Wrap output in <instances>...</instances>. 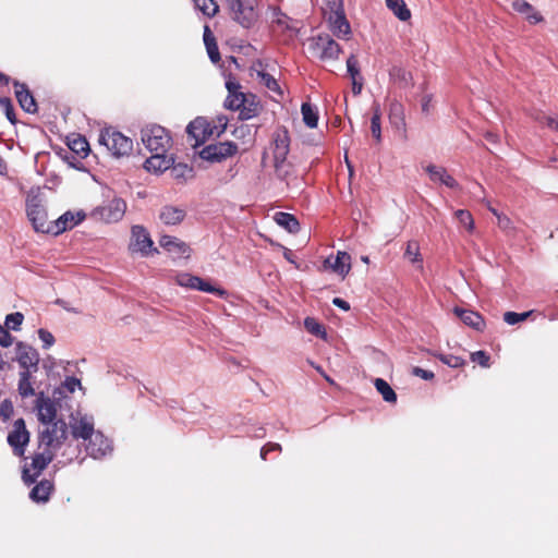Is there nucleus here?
<instances>
[{
  "instance_id": "f257e3e1",
  "label": "nucleus",
  "mask_w": 558,
  "mask_h": 558,
  "mask_svg": "<svg viewBox=\"0 0 558 558\" xmlns=\"http://www.w3.org/2000/svg\"><path fill=\"white\" fill-rule=\"evenodd\" d=\"M98 142L116 157L126 156L133 149V141L112 128L102 130Z\"/></svg>"
},
{
  "instance_id": "f03ea898",
  "label": "nucleus",
  "mask_w": 558,
  "mask_h": 558,
  "mask_svg": "<svg viewBox=\"0 0 558 558\" xmlns=\"http://www.w3.org/2000/svg\"><path fill=\"white\" fill-rule=\"evenodd\" d=\"M142 142L150 151H168L171 147V136L169 132L161 125H147L141 131Z\"/></svg>"
},
{
  "instance_id": "7ed1b4c3",
  "label": "nucleus",
  "mask_w": 558,
  "mask_h": 558,
  "mask_svg": "<svg viewBox=\"0 0 558 558\" xmlns=\"http://www.w3.org/2000/svg\"><path fill=\"white\" fill-rule=\"evenodd\" d=\"M229 13L236 23L245 28L252 27L258 17L256 0H225Z\"/></svg>"
},
{
  "instance_id": "20e7f679",
  "label": "nucleus",
  "mask_w": 558,
  "mask_h": 558,
  "mask_svg": "<svg viewBox=\"0 0 558 558\" xmlns=\"http://www.w3.org/2000/svg\"><path fill=\"white\" fill-rule=\"evenodd\" d=\"M310 52L323 62L335 61L339 58L341 48L329 35H318L310 39Z\"/></svg>"
},
{
  "instance_id": "39448f33",
  "label": "nucleus",
  "mask_w": 558,
  "mask_h": 558,
  "mask_svg": "<svg viewBox=\"0 0 558 558\" xmlns=\"http://www.w3.org/2000/svg\"><path fill=\"white\" fill-rule=\"evenodd\" d=\"M46 427L40 432V444L48 449L58 450L68 437V425L60 418L56 422L45 424Z\"/></svg>"
},
{
  "instance_id": "423d86ee",
  "label": "nucleus",
  "mask_w": 558,
  "mask_h": 558,
  "mask_svg": "<svg viewBox=\"0 0 558 558\" xmlns=\"http://www.w3.org/2000/svg\"><path fill=\"white\" fill-rule=\"evenodd\" d=\"M26 211L35 231L49 233L51 221H48L46 208L39 197L33 196L27 199Z\"/></svg>"
},
{
  "instance_id": "0eeeda50",
  "label": "nucleus",
  "mask_w": 558,
  "mask_h": 558,
  "mask_svg": "<svg viewBox=\"0 0 558 558\" xmlns=\"http://www.w3.org/2000/svg\"><path fill=\"white\" fill-rule=\"evenodd\" d=\"M239 151V147L233 142H219L205 146L199 156L202 159L210 162H221L227 158L233 157Z\"/></svg>"
},
{
  "instance_id": "6e6552de",
  "label": "nucleus",
  "mask_w": 558,
  "mask_h": 558,
  "mask_svg": "<svg viewBox=\"0 0 558 558\" xmlns=\"http://www.w3.org/2000/svg\"><path fill=\"white\" fill-rule=\"evenodd\" d=\"M8 444L12 447L13 453L22 457L25 453V448L29 442V432L26 428L25 421L17 418L8 434Z\"/></svg>"
},
{
  "instance_id": "1a4fd4ad",
  "label": "nucleus",
  "mask_w": 558,
  "mask_h": 558,
  "mask_svg": "<svg viewBox=\"0 0 558 558\" xmlns=\"http://www.w3.org/2000/svg\"><path fill=\"white\" fill-rule=\"evenodd\" d=\"M290 151V135L284 126H279L272 134V155L275 168L279 167L286 161Z\"/></svg>"
},
{
  "instance_id": "9d476101",
  "label": "nucleus",
  "mask_w": 558,
  "mask_h": 558,
  "mask_svg": "<svg viewBox=\"0 0 558 558\" xmlns=\"http://www.w3.org/2000/svg\"><path fill=\"white\" fill-rule=\"evenodd\" d=\"M54 451L46 449L36 453L31 463V469L25 468L23 470V480L26 484H32L36 482V478L41 474V472L47 468V465L53 460Z\"/></svg>"
},
{
  "instance_id": "9b49d317",
  "label": "nucleus",
  "mask_w": 558,
  "mask_h": 558,
  "mask_svg": "<svg viewBox=\"0 0 558 558\" xmlns=\"http://www.w3.org/2000/svg\"><path fill=\"white\" fill-rule=\"evenodd\" d=\"M125 209L126 204L122 198H113L97 207L94 215L107 223L117 222L124 216Z\"/></svg>"
},
{
  "instance_id": "f8f14e48",
  "label": "nucleus",
  "mask_w": 558,
  "mask_h": 558,
  "mask_svg": "<svg viewBox=\"0 0 558 558\" xmlns=\"http://www.w3.org/2000/svg\"><path fill=\"white\" fill-rule=\"evenodd\" d=\"M251 76H256L259 81V84L265 86L268 90L277 94L282 97L283 93L277 82V80L267 72V64L262 60H256L250 68Z\"/></svg>"
},
{
  "instance_id": "ddd939ff",
  "label": "nucleus",
  "mask_w": 558,
  "mask_h": 558,
  "mask_svg": "<svg viewBox=\"0 0 558 558\" xmlns=\"http://www.w3.org/2000/svg\"><path fill=\"white\" fill-rule=\"evenodd\" d=\"M16 360L24 371L37 372L39 354L32 345L19 341L16 343Z\"/></svg>"
},
{
  "instance_id": "4468645a",
  "label": "nucleus",
  "mask_w": 558,
  "mask_h": 558,
  "mask_svg": "<svg viewBox=\"0 0 558 558\" xmlns=\"http://www.w3.org/2000/svg\"><path fill=\"white\" fill-rule=\"evenodd\" d=\"M153 240L144 227L134 226L132 228V242L130 244V248L133 252H141L143 255L147 256L153 251L157 252V248H153Z\"/></svg>"
},
{
  "instance_id": "2eb2a0df",
  "label": "nucleus",
  "mask_w": 558,
  "mask_h": 558,
  "mask_svg": "<svg viewBox=\"0 0 558 558\" xmlns=\"http://www.w3.org/2000/svg\"><path fill=\"white\" fill-rule=\"evenodd\" d=\"M228 96L225 100V108L232 111H238L241 106L245 104L246 95L241 92V85L234 77H229L226 82Z\"/></svg>"
},
{
  "instance_id": "dca6fc26",
  "label": "nucleus",
  "mask_w": 558,
  "mask_h": 558,
  "mask_svg": "<svg viewBox=\"0 0 558 558\" xmlns=\"http://www.w3.org/2000/svg\"><path fill=\"white\" fill-rule=\"evenodd\" d=\"M214 129L207 119L198 117L186 128L189 136L195 140V145L204 143L208 137L214 134Z\"/></svg>"
},
{
  "instance_id": "f3484780",
  "label": "nucleus",
  "mask_w": 558,
  "mask_h": 558,
  "mask_svg": "<svg viewBox=\"0 0 558 558\" xmlns=\"http://www.w3.org/2000/svg\"><path fill=\"white\" fill-rule=\"evenodd\" d=\"M87 441L86 452L94 459L102 458L111 451L110 440L100 432H96Z\"/></svg>"
},
{
  "instance_id": "a211bd4d",
  "label": "nucleus",
  "mask_w": 558,
  "mask_h": 558,
  "mask_svg": "<svg viewBox=\"0 0 558 558\" xmlns=\"http://www.w3.org/2000/svg\"><path fill=\"white\" fill-rule=\"evenodd\" d=\"M14 93L20 107L27 113H36L37 102L25 83L14 81Z\"/></svg>"
},
{
  "instance_id": "6ab92c4d",
  "label": "nucleus",
  "mask_w": 558,
  "mask_h": 558,
  "mask_svg": "<svg viewBox=\"0 0 558 558\" xmlns=\"http://www.w3.org/2000/svg\"><path fill=\"white\" fill-rule=\"evenodd\" d=\"M173 161L174 159L167 155V151H153L151 156L146 159L144 167L147 171L158 174L169 170Z\"/></svg>"
},
{
  "instance_id": "aec40b11",
  "label": "nucleus",
  "mask_w": 558,
  "mask_h": 558,
  "mask_svg": "<svg viewBox=\"0 0 558 558\" xmlns=\"http://www.w3.org/2000/svg\"><path fill=\"white\" fill-rule=\"evenodd\" d=\"M85 218L84 214L77 213L74 215L71 211H66L61 215L58 219L51 221L49 233L58 235L69 229L74 228Z\"/></svg>"
},
{
  "instance_id": "412c9836",
  "label": "nucleus",
  "mask_w": 558,
  "mask_h": 558,
  "mask_svg": "<svg viewBox=\"0 0 558 558\" xmlns=\"http://www.w3.org/2000/svg\"><path fill=\"white\" fill-rule=\"evenodd\" d=\"M326 20L330 31L338 38H347L351 34V26L345 17L344 10L326 15Z\"/></svg>"
},
{
  "instance_id": "4be33fe9",
  "label": "nucleus",
  "mask_w": 558,
  "mask_h": 558,
  "mask_svg": "<svg viewBox=\"0 0 558 558\" xmlns=\"http://www.w3.org/2000/svg\"><path fill=\"white\" fill-rule=\"evenodd\" d=\"M324 267L332 269L344 278L351 269V256L347 252H338L335 258L328 257L325 259Z\"/></svg>"
},
{
  "instance_id": "5701e85b",
  "label": "nucleus",
  "mask_w": 558,
  "mask_h": 558,
  "mask_svg": "<svg viewBox=\"0 0 558 558\" xmlns=\"http://www.w3.org/2000/svg\"><path fill=\"white\" fill-rule=\"evenodd\" d=\"M388 118L392 128H395L397 131L401 132L405 136L407 123L404 107L400 101L393 100L390 102Z\"/></svg>"
},
{
  "instance_id": "b1692460",
  "label": "nucleus",
  "mask_w": 558,
  "mask_h": 558,
  "mask_svg": "<svg viewBox=\"0 0 558 558\" xmlns=\"http://www.w3.org/2000/svg\"><path fill=\"white\" fill-rule=\"evenodd\" d=\"M37 416L43 424L56 422L57 407L56 403L49 398H39L37 400Z\"/></svg>"
},
{
  "instance_id": "393cba45",
  "label": "nucleus",
  "mask_w": 558,
  "mask_h": 558,
  "mask_svg": "<svg viewBox=\"0 0 558 558\" xmlns=\"http://www.w3.org/2000/svg\"><path fill=\"white\" fill-rule=\"evenodd\" d=\"M453 313L469 327L482 331L485 328L483 316L474 311L454 307Z\"/></svg>"
},
{
  "instance_id": "a878e982",
  "label": "nucleus",
  "mask_w": 558,
  "mask_h": 558,
  "mask_svg": "<svg viewBox=\"0 0 558 558\" xmlns=\"http://www.w3.org/2000/svg\"><path fill=\"white\" fill-rule=\"evenodd\" d=\"M512 9L518 13L525 14V17L530 24H537L544 20L542 14L525 0H514L512 2Z\"/></svg>"
},
{
  "instance_id": "bb28decb",
  "label": "nucleus",
  "mask_w": 558,
  "mask_h": 558,
  "mask_svg": "<svg viewBox=\"0 0 558 558\" xmlns=\"http://www.w3.org/2000/svg\"><path fill=\"white\" fill-rule=\"evenodd\" d=\"M426 171L428 172L432 181H439L450 189L459 186L457 180L451 177L444 167L429 165L426 167Z\"/></svg>"
},
{
  "instance_id": "cd10ccee",
  "label": "nucleus",
  "mask_w": 558,
  "mask_h": 558,
  "mask_svg": "<svg viewBox=\"0 0 558 558\" xmlns=\"http://www.w3.org/2000/svg\"><path fill=\"white\" fill-rule=\"evenodd\" d=\"M95 433L94 423L86 416L75 421L72 425V436L75 439L82 438L88 440Z\"/></svg>"
},
{
  "instance_id": "c85d7f7f",
  "label": "nucleus",
  "mask_w": 558,
  "mask_h": 558,
  "mask_svg": "<svg viewBox=\"0 0 558 558\" xmlns=\"http://www.w3.org/2000/svg\"><path fill=\"white\" fill-rule=\"evenodd\" d=\"M185 210L175 206L167 205L162 207L159 218L168 226H175L183 221L185 218Z\"/></svg>"
},
{
  "instance_id": "c756f323",
  "label": "nucleus",
  "mask_w": 558,
  "mask_h": 558,
  "mask_svg": "<svg viewBox=\"0 0 558 558\" xmlns=\"http://www.w3.org/2000/svg\"><path fill=\"white\" fill-rule=\"evenodd\" d=\"M262 110V106L257 100V97L253 94L246 95V100L241 108L238 109L240 120H250L257 117Z\"/></svg>"
},
{
  "instance_id": "7c9ffc66",
  "label": "nucleus",
  "mask_w": 558,
  "mask_h": 558,
  "mask_svg": "<svg viewBox=\"0 0 558 558\" xmlns=\"http://www.w3.org/2000/svg\"><path fill=\"white\" fill-rule=\"evenodd\" d=\"M161 247L171 253H177L181 256H189L190 247L186 243L171 235H162L159 240Z\"/></svg>"
},
{
  "instance_id": "2f4dec72",
  "label": "nucleus",
  "mask_w": 558,
  "mask_h": 558,
  "mask_svg": "<svg viewBox=\"0 0 558 558\" xmlns=\"http://www.w3.org/2000/svg\"><path fill=\"white\" fill-rule=\"evenodd\" d=\"M52 490V482L49 480H43L33 487L29 493V497L35 502H47Z\"/></svg>"
},
{
  "instance_id": "473e14b6",
  "label": "nucleus",
  "mask_w": 558,
  "mask_h": 558,
  "mask_svg": "<svg viewBox=\"0 0 558 558\" xmlns=\"http://www.w3.org/2000/svg\"><path fill=\"white\" fill-rule=\"evenodd\" d=\"M390 80L400 88L413 86V77L411 72L401 66H392L389 71Z\"/></svg>"
},
{
  "instance_id": "72a5a7b5",
  "label": "nucleus",
  "mask_w": 558,
  "mask_h": 558,
  "mask_svg": "<svg viewBox=\"0 0 558 558\" xmlns=\"http://www.w3.org/2000/svg\"><path fill=\"white\" fill-rule=\"evenodd\" d=\"M274 219L280 227L291 233H296L300 230V223L292 214L279 211L276 213Z\"/></svg>"
},
{
  "instance_id": "f704fd0d",
  "label": "nucleus",
  "mask_w": 558,
  "mask_h": 558,
  "mask_svg": "<svg viewBox=\"0 0 558 558\" xmlns=\"http://www.w3.org/2000/svg\"><path fill=\"white\" fill-rule=\"evenodd\" d=\"M32 379V372L31 371H22L20 373V380L17 385L19 393L23 398L33 397L35 395V390L33 387V384L31 381Z\"/></svg>"
},
{
  "instance_id": "c9c22d12",
  "label": "nucleus",
  "mask_w": 558,
  "mask_h": 558,
  "mask_svg": "<svg viewBox=\"0 0 558 558\" xmlns=\"http://www.w3.org/2000/svg\"><path fill=\"white\" fill-rule=\"evenodd\" d=\"M386 4L400 21L405 22L411 19V11L404 0H386Z\"/></svg>"
},
{
  "instance_id": "e433bc0d",
  "label": "nucleus",
  "mask_w": 558,
  "mask_h": 558,
  "mask_svg": "<svg viewBox=\"0 0 558 558\" xmlns=\"http://www.w3.org/2000/svg\"><path fill=\"white\" fill-rule=\"evenodd\" d=\"M372 110H373V116L371 119V132H372L373 137L376 140V142L380 143L381 142L380 106L378 104H374L372 107Z\"/></svg>"
},
{
  "instance_id": "4c0bfd02",
  "label": "nucleus",
  "mask_w": 558,
  "mask_h": 558,
  "mask_svg": "<svg viewBox=\"0 0 558 558\" xmlns=\"http://www.w3.org/2000/svg\"><path fill=\"white\" fill-rule=\"evenodd\" d=\"M170 174L173 179L179 181H186L194 175V170L186 163L172 165L170 168Z\"/></svg>"
},
{
  "instance_id": "58836bf2",
  "label": "nucleus",
  "mask_w": 558,
  "mask_h": 558,
  "mask_svg": "<svg viewBox=\"0 0 558 558\" xmlns=\"http://www.w3.org/2000/svg\"><path fill=\"white\" fill-rule=\"evenodd\" d=\"M374 385L386 402L395 403L397 401V395L395 390L385 379L376 378Z\"/></svg>"
},
{
  "instance_id": "ea45409f",
  "label": "nucleus",
  "mask_w": 558,
  "mask_h": 558,
  "mask_svg": "<svg viewBox=\"0 0 558 558\" xmlns=\"http://www.w3.org/2000/svg\"><path fill=\"white\" fill-rule=\"evenodd\" d=\"M404 258L410 260L412 264H420V267H422L423 258L420 253V244L417 241H408L404 252Z\"/></svg>"
},
{
  "instance_id": "a19ab883",
  "label": "nucleus",
  "mask_w": 558,
  "mask_h": 558,
  "mask_svg": "<svg viewBox=\"0 0 558 558\" xmlns=\"http://www.w3.org/2000/svg\"><path fill=\"white\" fill-rule=\"evenodd\" d=\"M301 112L303 117V121L306 124V126L314 129L317 126L318 123V113L313 108V106L308 102H303L301 106Z\"/></svg>"
},
{
  "instance_id": "79ce46f5",
  "label": "nucleus",
  "mask_w": 558,
  "mask_h": 558,
  "mask_svg": "<svg viewBox=\"0 0 558 558\" xmlns=\"http://www.w3.org/2000/svg\"><path fill=\"white\" fill-rule=\"evenodd\" d=\"M69 148L84 158L88 155L89 144L85 137L77 135L69 142Z\"/></svg>"
},
{
  "instance_id": "37998d69",
  "label": "nucleus",
  "mask_w": 558,
  "mask_h": 558,
  "mask_svg": "<svg viewBox=\"0 0 558 558\" xmlns=\"http://www.w3.org/2000/svg\"><path fill=\"white\" fill-rule=\"evenodd\" d=\"M195 7L206 16L213 17L219 10L215 0H193Z\"/></svg>"
},
{
  "instance_id": "c03bdc74",
  "label": "nucleus",
  "mask_w": 558,
  "mask_h": 558,
  "mask_svg": "<svg viewBox=\"0 0 558 558\" xmlns=\"http://www.w3.org/2000/svg\"><path fill=\"white\" fill-rule=\"evenodd\" d=\"M454 217L458 219L461 226H463L468 232L474 230V219L472 214L465 209H458L454 211Z\"/></svg>"
},
{
  "instance_id": "a18cd8bd",
  "label": "nucleus",
  "mask_w": 558,
  "mask_h": 558,
  "mask_svg": "<svg viewBox=\"0 0 558 558\" xmlns=\"http://www.w3.org/2000/svg\"><path fill=\"white\" fill-rule=\"evenodd\" d=\"M304 326L310 333H312L316 337H320V338L326 337L325 327L320 323H318L315 318L306 317L304 320Z\"/></svg>"
},
{
  "instance_id": "49530a36",
  "label": "nucleus",
  "mask_w": 558,
  "mask_h": 558,
  "mask_svg": "<svg viewBox=\"0 0 558 558\" xmlns=\"http://www.w3.org/2000/svg\"><path fill=\"white\" fill-rule=\"evenodd\" d=\"M435 356L439 361H441L444 364H446L452 368H459V367H463L465 365V360L462 359L461 356H456L453 354H442V353H437V354H435Z\"/></svg>"
},
{
  "instance_id": "de8ad7c7",
  "label": "nucleus",
  "mask_w": 558,
  "mask_h": 558,
  "mask_svg": "<svg viewBox=\"0 0 558 558\" xmlns=\"http://www.w3.org/2000/svg\"><path fill=\"white\" fill-rule=\"evenodd\" d=\"M347 70L352 81L363 80L360 70V63L355 54H350L347 59Z\"/></svg>"
},
{
  "instance_id": "09e8293b",
  "label": "nucleus",
  "mask_w": 558,
  "mask_h": 558,
  "mask_svg": "<svg viewBox=\"0 0 558 558\" xmlns=\"http://www.w3.org/2000/svg\"><path fill=\"white\" fill-rule=\"evenodd\" d=\"M23 320L24 315L20 312H15L7 315L4 325L8 330L11 329L16 331L20 330Z\"/></svg>"
},
{
  "instance_id": "8fccbe9b",
  "label": "nucleus",
  "mask_w": 558,
  "mask_h": 558,
  "mask_svg": "<svg viewBox=\"0 0 558 558\" xmlns=\"http://www.w3.org/2000/svg\"><path fill=\"white\" fill-rule=\"evenodd\" d=\"M175 281L181 287L195 290L196 283H199V277L190 274H180L177 276Z\"/></svg>"
},
{
  "instance_id": "3c124183",
  "label": "nucleus",
  "mask_w": 558,
  "mask_h": 558,
  "mask_svg": "<svg viewBox=\"0 0 558 558\" xmlns=\"http://www.w3.org/2000/svg\"><path fill=\"white\" fill-rule=\"evenodd\" d=\"M0 107L3 109L7 119L12 124H16L17 119H16V116H15V111H14V107H13L12 100L10 98H8V97H2L1 102H0Z\"/></svg>"
},
{
  "instance_id": "603ef678",
  "label": "nucleus",
  "mask_w": 558,
  "mask_h": 558,
  "mask_svg": "<svg viewBox=\"0 0 558 558\" xmlns=\"http://www.w3.org/2000/svg\"><path fill=\"white\" fill-rule=\"evenodd\" d=\"M531 314H532V311L524 312V313L506 312L504 314V320L508 325H515L520 322H524Z\"/></svg>"
},
{
  "instance_id": "864d4df0",
  "label": "nucleus",
  "mask_w": 558,
  "mask_h": 558,
  "mask_svg": "<svg viewBox=\"0 0 558 558\" xmlns=\"http://www.w3.org/2000/svg\"><path fill=\"white\" fill-rule=\"evenodd\" d=\"M195 290L217 294L219 296L226 295V291L223 289L216 288V287L211 286L208 281H205L201 277H199V283H196V286H195Z\"/></svg>"
},
{
  "instance_id": "5fc2aeb1",
  "label": "nucleus",
  "mask_w": 558,
  "mask_h": 558,
  "mask_svg": "<svg viewBox=\"0 0 558 558\" xmlns=\"http://www.w3.org/2000/svg\"><path fill=\"white\" fill-rule=\"evenodd\" d=\"M343 11V2L342 0H325L323 7L324 16L333 14V12Z\"/></svg>"
},
{
  "instance_id": "6e6d98bb",
  "label": "nucleus",
  "mask_w": 558,
  "mask_h": 558,
  "mask_svg": "<svg viewBox=\"0 0 558 558\" xmlns=\"http://www.w3.org/2000/svg\"><path fill=\"white\" fill-rule=\"evenodd\" d=\"M471 360L482 367H489V355L485 351L480 350L471 353Z\"/></svg>"
},
{
  "instance_id": "4d7b16f0",
  "label": "nucleus",
  "mask_w": 558,
  "mask_h": 558,
  "mask_svg": "<svg viewBox=\"0 0 558 558\" xmlns=\"http://www.w3.org/2000/svg\"><path fill=\"white\" fill-rule=\"evenodd\" d=\"M38 337H39V339L43 341V343H44V345H43V347H44L45 349H48V348H50V347H52V345L54 344V341H56V340H54V337H53V335H52L50 331H48L47 329L40 328V329L38 330Z\"/></svg>"
},
{
  "instance_id": "13d9d810",
  "label": "nucleus",
  "mask_w": 558,
  "mask_h": 558,
  "mask_svg": "<svg viewBox=\"0 0 558 558\" xmlns=\"http://www.w3.org/2000/svg\"><path fill=\"white\" fill-rule=\"evenodd\" d=\"M14 338L11 336L5 326L0 325V345L3 348H9L12 345Z\"/></svg>"
},
{
  "instance_id": "bf43d9fd",
  "label": "nucleus",
  "mask_w": 558,
  "mask_h": 558,
  "mask_svg": "<svg viewBox=\"0 0 558 558\" xmlns=\"http://www.w3.org/2000/svg\"><path fill=\"white\" fill-rule=\"evenodd\" d=\"M206 49H207V53H208L209 59L214 63H217V62L220 61L221 58H220V53H219V49H218L217 43H207Z\"/></svg>"
},
{
  "instance_id": "052dcab7",
  "label": "nucleus",
  "mask_w": 558,
  "mask_h": 558,
  "mask_svg": "<svg viewBox=\"0 0 558 558\" xmlns=\"http://www.w3.org/2000/svg\"><path fill=\"white\" fill-rule=\"evenodd\" d=\"M412 374L425 380H432L435 377L432 371L423 369L418 366L413 367Z\"/></svg>"
},
{
  "instance_id": "680f3d73",
  "label": "nucleus",
  "mask_w": 558,
  "mask_h": 558,
  "mask_svg": "<svg viewBox=\"0 0 558 558\" xmlns=\"http://www.w3.org/2000/svg\"><path fill=\"white\" fill-rule=\"evenodd\" d=\"M62 386L70 392L73 393L77 387H81L80 379L75 377H66Z\"/></svg>"
},
{
  "instance_id": "e2e57ef3",
  "label": "nucleus",
  "mask_w": 558,
  "mask_h": 558,
  "mask_svg": "<svg viewBox=\"0 0 558 558\" xmlns=\"http://www.w3.org/2000/svg\"><path fill=\"white\" fill-rule=\"evenodd\" d=\"M332 304L336 305L337 307L343 310V311H349L350 310V304L345 300H343L341 298H335L332 300Z\"/></svg>"
},
{
  "instance_id": "0e129e2a",
  "label": "nucleus",
  "mask_w": 558,
  "mask_h": 558,
  "mask_svg": "<svg viewBox=\"0 0 558 558\" xmlns=\"http://www.w3.org/2000/svg\"><path fill=\"white\" fill-rule=\"evenodd\" d=\"M498 226L506 230L510 227V219L505 215H497Z\"/></svg>"
},
{
  "instance_id": "69168bd1",
  "label": "nucleus",
  "mask_w": 558,
  "mask_h": 558,
  "mask_svg": "<svg viewBox=\"0 0 558 558\" xmlns=\"http://www.w3.org/2000/svg\"><path fill=\"white\" fill-rule=\"evenodd\" d=\"M363 88V80L356 78L355 81H352V92L354 95L361 94Z\"/></svg>"
},
{
  "instance_id": "338daca9",
  "label": "nucleus",
  "mask_w": 558,
  "mask_h": 558,
  "mask_svg": "<svg viewBox=\"0 0 558 558\" xmlns=\"http://www.w3.org/2000/svg\"><path fill=\"white\" fill-rule=\"evenodd\" d=\"M545 122L548 128L558 132V117L557 118L545 117Z\"/></svg>"
},
{
  "instance_id": "774afa93",
  "label": "nucleus",
  "mask_w": 558,
  "mask_h": 558,
  "mask_svg": "<svg viewBox=\"0 0 558 558\" xmlns=\"http://www.w3.org/2000/svg\"><path fill=\"white\" fill-rule=\"evenodd\" d=\"M204 41H205V45H207V43H216L208 26L205 27Z\"/></svg>"
}]
</instances>
